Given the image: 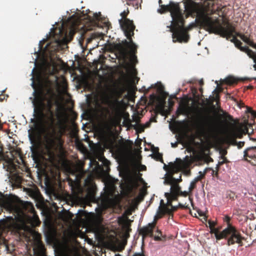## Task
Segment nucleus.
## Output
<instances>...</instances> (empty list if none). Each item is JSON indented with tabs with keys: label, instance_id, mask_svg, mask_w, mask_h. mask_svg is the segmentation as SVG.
Listing matches in <instances>:
<instances>
[{
	"label": "nucleus",
	"instance_id": "cd10ccee",
	"mask_svg": "<svg viewBox=\"0 0 256 256\" xmlns=\"http://www.w3.org/2000/svg\"><path fill=\"white\" fill-rule=\"evenodd\" d=\"M156 232L158 233V235H155L154 237V240L156 241H161L162 240V234L161 231L159 230H156Z\"/></svg>",
	"mask_w": 256,
	"mask_h": 256
},
{
	"label": "nucleus",
	"instance_id": "b1692460",
	"mask_svg": "<svg viewBox=\"0 0 256 256\" xmlns=\"http://www.w3.org/2000/svg\"><path fill=\"white\" fill-rule=\"evenodd\" d=\"M210 117L208 114H206L202 118V123L203 125H206L209 124Z\"/></svg>",
	"mask_w": 256,
	"mask_h": 256
},
{
	"label": "nucleus",
	"instance_id": "20e7f679",
	"mask_svg": "<svg viewBox=\"0 0 256 256\" xmlns=\"http://www.w3.org/2000/svg\"><path fill=\"white\" fill-rule=\"evenodd\" d=\"M182 181L181 174H180L179 178H176L172 176L168 178L166 183L170 184L171 186L170 192H166L164 194L167 200V203L164 204L162 200H160V206L156 216H154L155 220L161 218L165 214H168L170 218V217L172 218L174 212L178 208L190 210V206L188 204L186 205V204H183L179 203L178 206H174L172 204L173 201L178 200V196L186 197L188 195L189 192L182 190V188L178 184V183Z\"/></svg>",
	"mask_w": 256,
	"mask_h": 256
},
{
	"label": "nucleus",
	"instance_id": "1a4fd4ad",
	"mask_svg": "<svg viewBox=\"0 0 256 256\" xmlns=\"http://www.w3.org/2000/svg\"><path fill=\"white\" fill-rule=\"evenodd\" d=\"M132 142L127 140L120 144L118 154L121 158H124L128 152L132 150Z\"/></svg>",
	"mask_w": 256,
	"mask_h": 256
},
{
	"label": "nucleus",
	"instance_id": "a878e982",
	"mask_svg": "<svg viewBox=\"0 0 256 256\" xmlns=\"http://www.w3.org/2000/svg\"><path fill=\"white\" fill-rule=\"evenodd\" d=\"M129 13V11L128 10L127 12L124 11L123 12H121L120 16H122V18L119 20V23H120V22H124V20L126 19H128L126 18V16Z\"/></svg>",
	"mask_w": 256,
	"mask_h": 256
},
{
	"label": "nucleus",
	"instance_id": "0e129e2a",
	"mask_svg": "<svg viewBox=\"0 0 256 256\" xmlns=\"http://www.w3.org/2000/svg\"><path fill=\"white\" fill-rule=\"evenodd\" d=\"M249 224H250V226H252V224H250V223Z\"/></svg>",
	"mask_w": 256,
	"mask_h": 256
},
{
	"label": "nucleus",
	"instance_id": "bf43d9fd",
	"mask_svg": "<svg viewBox=\"0 0 256 256\" xmlns=\"http://www.w3.org/2000/svg\"><path fill=\"white\" fill-rule=\"evenodd\" d=\"M254 141H256V138H252Z\"/></svg>",
	"mask_w": 256,
	"mask_h": 256
},
{
	"label": "nucleus",
	"instance_id": "4d7b16f0",
	"mask_svg": "<svg viewBox=\"0 0 256 256\" xmlns=\"http://www.w3.org/2000/svg\"><path fill=\"white\" fill-rule=\"evenodd\" d=\"M218 175V172H215V176H217Z\"/></svg>",
	"mask_w": 256,
	"mask_h": 256
},
{
	"label": "nucleus",
	"instance_id": "13d9d810",
	"mask_svg": "<svg viewBox=\"0 0 256 256\" xmlns=\"http://www.w3.org/2000/svg\"><path fill=\"white\" fill-rule=\"evenodd\" d=\"M149 124H150V123L146 124V127L148 126Z\"/></svg>",
	"mask_w": 256,
	"mask_h": 256
},
{
	"label": "nucleus",
	"instance_id": "dca6fc26",
	"mask_svg": "<svg viewBox=\"0 0 256 256\" xmlns=\"http://www.w3.org/2000/svg\"><path fill=\"white\" fill-rule=\"evenodd\" d=\"M248 131V128L246 127L244 130L242 128H237L232 132L229 134L230 138L235 140L236 138H242L244 134H246Z\"/></svg>",
	"mask_w": 256,
	"mask_h": 256
},
{
	"label": "nucleus",
	"instance_id": "72a5a7b5",
	"mask_svg": "<svg viewBox=\"0 0 256 256\" xmlns=\"http://www.w3.org/2000/svg\"><path fill=\"white\" fill-rule=\"evenodd\" d=\"M226 114V118H227L228 119V120H229L230 121L233 120V118L232 116H230V114Z\"/></svg>",
	"mask_w": 256,
	"mask_h": 256
},
{
	"label": "nucleus",
	"instance_id": "8fccbe9b",
	"mask_svg": "<svg viewBox=\"0 0 256 256\" xmlns=\"http://www.w3.org/2000/svg\"><path fill=\"white\" fill-rule=\"evenodd\" d=\"M199 90H200L201 94H202V92H203V89H202V88H200ZM202 96H203L202 94Z\"/></svg>",
	"mask_w": 256,
	"mask_h": 256
},
{
	"label": "nucleus",
	"instance_id": "9d476101",
	"mask_svg": "<svg viewBox=\"0 0 256 256\" xmlns=\"http://www.w3.org/2000/svg\"><path fill=\"white\" fill-rule=\"evenodd\" d=\"M85 185L88 186V192L92 196H94L96 192V186L94 182L93 178L90 174H89L84 180Z\"/></svg>",
	"mask_w": 256,
	"mask_h": 256
},
{
	"label": "nucleus",
	"instance_id": "a18cd8bd",
	"mask_svg": "<svg viewBox=\"0 0 256 256\" xmlns=\"http://www.w3.org/2000/svg\"><path fill=\"white\" fill-rule=\"evenodd\" d=\"M199 84L201 86H202L204 84V81L202 80H200L199 82Z\"/></svg>",
	"mask_w": 256,
	"mask_h": 256
},
{
	"label": "nucleus",
	"instance_id": "9b49d317",
	"mask_svg": "<svg viewBox=\"0 0 256 256\" xmlns=\"http://www.w3.org/2000/svg\"><path fill=\"white\" fill-rule=\"evenodd\" d=\"M155 225V223H150L147 226L142 228L139 230L140 234L142 236L143 238L148 236L153 237V231Z\"/></svg>",
	"mask_w": 256,
	"mask_h": 256
},
{
	"label": "nucleus",
	"instance_id": "c03bdc74",
	"mask_svg": "<svg viewBox=\"0 0 256 256\" xmlns=\"http://www.w3.org/2000/svg\"><path fill=\"white\" fill-rule=\"evenodd\" d=\"M195 26H196V24L192 23L190 25L189 29L190 30V28L195 27Z\"/></svg>",
	"mask_w": 256,
	"mask_h": 256
},
{
	"label": "nucleus",
	"instance_id": "5fc2aeb1",
	"mask_svg": "<svg viewBox=\"0 0 256 256\" xmlns=\"http://www.w3.org/2000/svg\"><path fill=\"white\" fill-rule=\"evenodd\" d=\"M80 34H81L82 36H84V35L86 33L82 32V33H80Z\"/></svg>",
	"mask_w": 256,
	"mask_h": 256
},
{
	"label": "nucleus",
	"instance_id": "bb28decb",
	"mask_svg": "<svg viewBox=\"0 0 256 256\" xmlns=\"http://www.w3.org/2000/svg\"><path fill=\"white\" fill-rule=\"evenodd\" d=\"M154 158L158 161H160L162 162H164L162 160V155L158 152L154 154Z\"/></svg>",
	"mask_w": 256,
	"mask_h": 256
},
{
	"label": "nucleus",
	"instance_id": "79ce46f5",
	"mask_svg": "<svg viewBox=\"0 0 256 256\" xmlns=\"http://www.w3.org/2000/svg\"><path fill=\"white\" fill-rule=\"evenodd\" d=\"M188 199L191 203V204L192 206H194V204H193V200H192V198H191L190 196H189L188 198Z\"/></svg>",
	"mask_w": 256,
	"mask_h": 256
},
{
	"label": "nucleus",
	"instance_id": "58836bf2",
	"mask_svg": "<svg viewBox=\"0 0 256 256\" xmlns=\"http://www.w3.org/2000/svg\"><path fill=\"white\" fill-rule=\"evenodd\" d=\"M133 256H145L142 253H136Z\"/></svg>",
	"mask_w": 256,
	"mask_h": 256
},
{
	"label": "nucleus",
	"instance_id": "3c124183",
	"mask_svg": "<svg viewBox=\"0 0 256 256\" xmlns=\"http://www.w3.org/2000/svg\"><path fill=\"white\" fill-rule=\"evenodd\" d=\"M254 218L253 216V214L252 216V218H250V220H254Z\"/></svg>",
	"mask_w": 256,
	"mask_h": 256
},
{
	"label": "nucleus",
	"instance_id": "a211bd4d",
	"mask_svg": "<svg viewBox=\"0 0 256 256\" xmlns=\"http://www.w3.org/2000/svg\"><path fill=\"white\" fill-rule=\"evenodd\" d=\"M256 154V149L254 148H252V146L247 148L244 152V157L246 160L249 161L250 162V160H248V158H255Z\"/></svg>",
	"mask_w": 256,
	"mask_h": 256
},
{
	"label": "nucleus",
	"instance_id": "e2e57ef3",
	"mask_svg": "<svg viewBox=\"0 0 256 256\" xmlns=\"http://www.w3.org/2000/svg\"><path fill=\"white\" fill-rule=\"evenodd\" d=\"M0 101H2V99L0 98Z\"/></svg>",
	"mask_w": 256,
	"mask_h": 256
},
{
	"label": "nucleus",
	"instance_id": "6e6d98bb",
	"mask_svg": "<svg viewBox=\"0 0 256 256\" xmlns=\"http://www.w3.org/2000/svg\"><path fill=\"white\" fill-rule=\"evenodd\" d=\"M92 34H96V33H92ZM98 34H103L102 32H100V33H97Z\"/></svg>",
	"mask_w": 256,
	"mask_h": 256
},
{
	"label": "nucleus",
	"instance_id": "f8f14e48",
	"mask_svg": "<svg viewBox=\"0 0 256 256\" xmlns=\"http://www.w3.org/2000/svg\"><path fill=\"white\" fill-rule=\"evenodd\" d=\"M120 24L124 32H134L136 29L134 22L130 19H126L124 22L122 21Z\"/></svg>",
	"mask_w": 256,
	"mask_h": 256
},
{
	"label": "nucleus",
	"instance_id": "ddd939ff",
	"mask_svg": "<svg viewBox=\"0 0 256 256\" xmlns=\"http://www.w3.org/2000/svg\"><path fill=\"white\" fill-rule=\"evenodd\" d=\"M188 33H172V41L174 42H188L190 36Z\"/></svg>",
	"mask_w": 256,
	"mask_h": 256
},
{
	"label": "nucleus",
	"instance_id": "f257e3e1",
	"mask_svg": "<svg viewBox=\"0 0 256 256\" xmlns=\"http://www.w3.org/2000/svg\"><path fill=\"white\" fill-rule=\"evenodd\" d=\"M32 86L34 89V99L32 102L34 106V126L29 130V138L31 142L34 144L36 138L44 134V154L50 160H54L58 151L62 150L64 141L61 135L58 134L56 128L54 113L52 110L54 102L52 99L46 100L42 90V86L40 76L36 78V83L34 82V78H32Z\"/></svg>",
	"mask_w": 256,
	"mask_h": 256
},
{
	"label": "nucleus",
	"instance_id": "0eeeda50",
	"mask_svg": "<svg viewBox=\"0 0 256 256\" xmlns=\"http://www.w3.org/2000/svg\"><path fill=\"white\" fill-rule=\"evenodd\" d=\"M210 232L214 234L217 240L225 238L227 240L226 244L228 246L240 242V238L236 234V231L232 227L224 228L220 232L218 228H210Z\"/></svg>",
	"mask_w": 256,
	"mask_h": 256
},
{
	"label": "nucleus",
	"instance_id": "f704fd0d",
	"mask_svg": "<svg viewBox=\"0 0 256 256\" xmlns=\"http://www.w3.org/2000/svg\"><path fill=\"white\" fill-rule=\"evenodd\" d=\"M244 142H240L238 144L237 146L239 148H240L244 146Z\"/></svg>",
	"mask_w": 256,
	"mask_h": 256
},
{
	"label": "nucleus",
	"instance_id": "7ed1b4c3",
	"mask_svg": "<svg viewBox=\"0 0 256 256\" xmlns=\"http://www.w3.org/2000/svg\"><path fill=\"white\" fill-rule=\"evenodd\" d=\"M186 18L196 17V21L208 32H236L234 26L223 17L214 18L209 16L208 10L192 0H184Z\"/></svg>",
	"mask_w": 256,
	"mask_h": 256
},
{
	"label": "nucleus",
	"instance_id": "4c0bfd02",
	"mask_svg": "<svg viewBox=\"0 0 256 256\" xmlns=\"http://www.w3.org/2000/svg\"><path fill=\"white\" fill-rule=\"evenodd\" d=\"M251 159L253 160V162H251L252 164L256 166V156H255V158H252Z\"/></svg>",
	"mask_w": 256,
	"mask_h": 256
},
{
	"label": "nucleus",
	"instance_id": "393cba45",
	"mask_svg": "<svg viewBox=\"0 0 256 256\" xmlns=\"http://www.w3.org/2000/svg\"><path fill=\"white\" fill-rule=\"evenodd\" d=\"M220 158L222 159V160L218 162V164L217 165V166L216 168L217 170H219L220 166L224 164V163H226L228 162L226 158L224 156H221Z\"/></svg>",
	"mask_w": 256,
	"mask_h": 256
},
{
	"label": "nucleus",
	"instance_id": "2f4dec72",
	"mask_svg": "<svg viewBox=\"0 0 256 256\" xmlns=\"http://www.w3.org/2000/svg\"><path fill=\"white\" fill-rule=\"evenodd\" d=\"M170 172L173 174L174 172H176V166L172 164V166L170 168Z\"/></svg>",
	"mask_w": 256,
	"mask_h": 256
},
{
	"label": "nucleus",
	"instance_id": "052dcab7",
	"mask_svg": "<svg viewBox=\"0 0 256 256\" xmlns=\"http://www.w3.org/2000/svg\"><path fill=\"white\" fill-rule=\"evenodd\" d=\"M252 148H254L256 149V146H252Z\"/></svg>",
	"mask_w": 256,
	"mask_h": 256
},
{
	"label": "nucleus",
	"instance_id": "c85d7f7f",
	"mask_svg": "<svg viewBox=\"0 0 256 256\" xmlns=\"http://www.w3.org/2000/svg\"><path fill=\"white\" fill-rule=\"evenodd\" d=\"M8 164L10 168L13 169H16V166L14 164L13 160L12 159H8Z\"/></svg>",
	"mask_w": 256,
	"mask_h": 256
},
{
	"label": "nucleus",
	"instance_id": "603ef678",
	"mask_svg": "<svg viewBox=\"0 0 256 256\" xmlns=\"http://www.w3.org/2000/svg\"><path fill=\"white\" fill-rule=\"evenodd\" d=\"M163 89V86H160V87L159 88V90H162Z\"/></svg>",
	"mask_w": 256,
	"mask_h": 256
},
{
	"label": "nucleus",
	"instance_id": "864d4df0",
	"mask_svg": "<svg viewBox=\"0 0 256 256\" xmlns=\"http://www.w3.org/2000/svg\"><path fill=\"white\" fill-rule=\"evenodd\" d=\"M69 34H72V36H74L76 33L72 32V33H68Z\"/></svg>",
	"mask_w": 256,
	"mask_h": 256
},
{
	"label": "nucleus",
	"instance_id": "ea45409f",
	"mask_svg": "<svg viewBox=\"0 0 256 256\" xmlns=\"http://www.w3.org/2000/svg\"><path fill=\"white\" fill-rule=\"evenodd\" d=\"M256 228V222L254 224H252V226H250V230H252V228Z\"/></svg>",
	"mask_w": 256,
	"mask_h": 256
},
{
	"label": "nucleus",
	"instance_id": "4be33fe9",
	"mask_svg": "<svg viewBox=\"0 0 256 256\" xmlns=\"http://www.w3.org/2000/svg\"><path fill=\"white\" fill-rule=\"evenodd\" d=\"M224 82L227 84L232 85L237 84L238 80L234 77L228 76L224 80Z\"/></svg>",
	"mask_w": 256,
	"mask_h": 256
},
{
	"label": "nucleus",
	"instance_id": "2eb2a0df",
	"mask_svg": "<svg viewBox=\"0 0 256 256\" xmlns=\"http://www.w3.org/2000/svg\"><path fill=\"white\" fill-rule=\"evenodd\" d=\"M16 226L17 224L13 219L11 220H0V228L2 230L8 229V230H12L16 228Z\"/></svg>",
	"mask_w": 256,
	"mask_h": 256
},
{
	"label": "nucleus",
	"instance_id": "423d86ee",
	"mask_svg": "<svg viewBox=\"0 0 256 256\" xmlns=\"http://www.w3.org/2000/svg\"><path fill=\"white\" fill-rule=\"evenodd\" d=\"M160 8L158 12L162 14L166 12H170L172 18L171 22L170 32H187L182 30L184 25V13L180 9L179 3L172 1L170 2L168 4H162V0H158Z\"/></svg>",
	"mask_w": 256,
	"mask_h": 256
},
{
	"label": "nucleus",
	"instance_id": "5701e85b",
	"mask_svg": "<svg viewBox=\"0 0 256 256\" xmlns=\"http://www.w3.org/2000/svg\"><path fill=\"white\" fill-rule=\"evenodd\" d=\"M108 162L107 161L106 162L104 163V167L106 168V170H104V168L102 166H99L98 164V163L97 162L98 164V168L102 172H104L105 174H107V173H108V172L109 170H110V168H109V166H108Z\"/></svg>",
	"mask_w": 256,
	"mask_h": 256
},
{
	"label": "nucleus",
	"instance_id": "de8ad7c7",
	"mask_svg": "<svg viewBox=\"0 0 256 256\" xmlns=\"http://www.w3.org/2000/svg\"><path fill=\"white\" fill-rule=\"evenodd\" d=\"M48 92L50 94H52V92L50 88H49L48 90Z\"/></svg>",
	"mask_w": 256,
	"mask_h": 256
},
{
	"label": "nucleus",
	"instance_id": "6ab92c4d",
	"mask_svg": "<svg viewBox=\"0 0 256 256\" xmlns=\"http://www.w3.org/2000/svg\"><path fill=\"white\" fill-rule=\"evenodd\" d=\"M137 52V46L132 42L130 46V53L131 56V60L138 62L136 54Z\"/></svg>",
	"mask_w": 256,
	"mask_h": 256
},
{
	"label": "nucleus",
	"instance_id": "39448f33",
	"mask_svg": "<svg viewBox=\"0 0 256 256\" xmlns=\"http://www.w3.org/2000/svg\"><path fill=\"white\" fill-rule=\"evenodd\" d=\"M219 34L220 37L234 42L236 47L245 52L252 58L254 62V68L256 70V44L250 39V36L244 33H216Z\"/></svg>",
	"mask_w": 256,
	"mask_h": 256
},
{
	"label": "nucleus",
	"instance_id": "4468645a",
	"mask_svg": "<svg viewBox=\"0 0 256 256\" xmlns=\"http://www.w3.org/2000/svg\"><path fill=\"white\" fill-rule=\"evenodd\" d=\"M230 218L228 216H226L224 218V222H226L227 224V228H228L229 227H232L234 229V231H236V235L238 236V238H240V242H236V244H238L239 246H242L244 245L242 240H245V238L242 236L240 232L234 227L230 223Z\"/></svg>",
	"mask_w": 256,
	"mask_h": 256
},
{
	"label": "nucleus",
	"instance_id": "7c9ffc66",
	"mask_svg": "<svg viewBox=\"0 0 256 256\" xmlns=\"http://www.w3.org/2000/svg\"><path fill=\"white\" fill-rule=\"evenodd\" d=\"M135 128L139 132H142L144 131V127L141 125L139 124L137 126L136 128Z\"/></svg>",
	"mask_w": 256,
	"mask_h": 256
},
{
	"label": "nucleus",
	"instance_id": "e433bc0d",
	"mask_svg": "<svg viewBox=\"0 0 256 256\" xmlns=\"http://www.w3.org/2000/svg\"><path fill=\"white\" fill-rule=\"evenodd\" d=\"M94 36H92V37L90 38H88L87 39V43H90L92 42V40L93 38H94Z\"/></svg>",
	"mask_w": 256,
	"mask_h": 256
},
{
	"label": "nucleus",
	"instance_id": "09e8293b",
	"mask_svg": "<svg viewBox=\"0 0 256 256\" xmlns=\"http://www.w3.org/2000/svg\"><path fill=\"white\" fill-rule=\"evenodd\" d=\"M76 144L77 146H78L79 145L82 146V144L80 142H76Z\"/></svg>",
	"mask_w": 256,
	"mask_h": 256
},
{
	"label": "nucleus",
	"instance_id": "37998d69",
	"mask_svg": "<svg viewBox=\"0 0 256 256\" xmlns=\"http://www.w3.org/2000/svg\"><path fill=\"white\" fill-rule=\"evenodd\" d=\"M227 154V151L226 150H223L222 152V156H224L226 154Z\"/></svg>",
	"mask_w": 256,
	"mask_h": 256
},
{
	"label": "nucleus",
	"instance_id": "412c9836",
	"mask_svg": "<svg viewBox=\"0 0 256 256\" xmlns=\"http://www.w3.org/2000/svg\"><path fill=\"white\" fill-rule=\"evenodd\" d=\"M144 194L142 192H140L138 196L132 200V203L134 205H138V204L144 200Z\"/></svg>",
	"mask_w": 256,
	"mask_h": 256
},
{
	"label": "nucleus",
	"instance_id": "aec40b11",
	"mask_svg": "<svg viewBox=\"0 0 256 256\" xmlns=\"http://www.w3.org/2000/svg\"><path fill=\"white\" fill-rule=\"evenodd\" d=\"M85 174L83 171H80L76 176L75 180L74 182L76 184H80L82 179L84 178Z\"/></svg>",
	"mask_w": 256,
	"mask_h": 256
},
{
	"label": "nucleus",
	"instance_id": "f03ea898",
	"mask_svg": "<svg viewBox=\"0 0 256 256\" xmlns=\"http://www.w3.org/2000/svg\"><path fill=\"white\" fill-rule=\"evenodd\" d=\"M84 13L76 14L68 18H60L52 25L50 32H99L102 30L108 32L112 28V24L108 18L102 17L101 13H92L89 10Z\"/></svg>",
	"mask_w": 256,
	"mask_h": 256
},
{
	"label": "nucleus",
	"instance_id": "a19ab883",
	"mask_svg": "<svg viewBox=\"0 0 256 256\" xmlns=\"http://www.w3.org/2000/svg\"><path fill=\"white\" fill-rule=\"evenodd\" d=\"M134 32H132V33H124L125 35L127 37H128L129 36H134Z\"/></svg>",
	"mask_w": 256,
	"mask_h": 256
},
{
	"label": "nucleus",
	"instance_id": "49530a36",
	"mask_svg": "<svg viewBox=\"0 0 256 256\" xmlns=\"http://www.w3.org/2000/svg\"><path fill=\"white\" fill-rule=\"evenodd\" d=\"M79 212L82 213V214H80V215H82V216H84V214H85V212H85L84 211V210H80V211H79Z\"/></svg>",
	"mask_w": 256,
	"mask_h": 256
},
{
	"label": "nucleus",
	"instance_id": "c9c22d12",
	"mask_svg": "<svg viewBox=\"0 0 256 256\" xmlns=\"http://www.w3.org/2000/svg\"><path fill=\"white\" fill-rule=\"evenodd\" d=\"M178 142H176L174 143H171V146H172V147L174 148H176L178 146Z\"/></svg>",
	"mask_w": 256,
	"mask_h": 256
},
{
	"label": "nucleus",
	"instance_id": "6e6552de",
	"mask_svg": "<svg viewBox=\"0 0 256 256\" xmlns=\"http://www.w3.org/2000/svg\"><path fill=\"white\" fill-rule=\"evenodd\" d=\"M68 33H48L47 38L50 39V42L47 44L46 48H52V52L56 51L63 45L67 44L66 38Z\"/></svg>",
	"mask_w": 256,
	"mask_h": 256
},
{
	"label": "nucleus",
	"instance_id": "f3484780",
	"mask_svg": "<svg viewBox=\"0 0 256 256\" xmlns=\"http://www.w3.org/2000/svg\"><path fill=\"white\" fill-rule=\"evenodd\" d=\"M188 105L187 102L184 100H182L179 104L178 107L176 111V114L178 116L185 114L188 111Z\"/></svg>",
	"mask_w": 256,
	"mask_h": 256
},
{
	"label": "nucleus",
	"instance_id": "473e14b6",
	"mask_svg": "<svg viewBox=\"0 0 256 256\" xmlns=\"http://www.w3.org/2000/svg\"><path fill=\"white\" fill-rule=\"evenodd\" d=\"M208 224L209 225L210 228H214L216 226V223L213 221L209 220L208 222Z\"/></svg>",
	"mask_w": 256,
	"mask_h": 256
},
{
	"label": "nucleus",
	"instance_id": "680f3d73",
	"mask_svg": "<svg viewBox=\"0 0 256 256\" xmlns=\"http://www.w3.org/2000/svg\"><path fill=\"white\" fill-rule=\"evenodd\" d=\"M34 69L32 70V73L34 72Z\"/></svg>",
	"mask_w": 256,
	"mask_h": 256
},
{
	"label": "nucleus",
	"instance_id": "c756f323",
	"mask_svg": "<svg viewBox=\"0 0 256 256\" xmlns=\"http://www.w3.org/2000/svg\"><path fill=\"white\" fill-rule=\"evenodd\" d=\"M196 180L195 181L192 182L190 183V186L189 187V192H191L196 187Z\"/></svg>",
	"mask_w": 256,
	"mask_h": 256
}]
</instances>
